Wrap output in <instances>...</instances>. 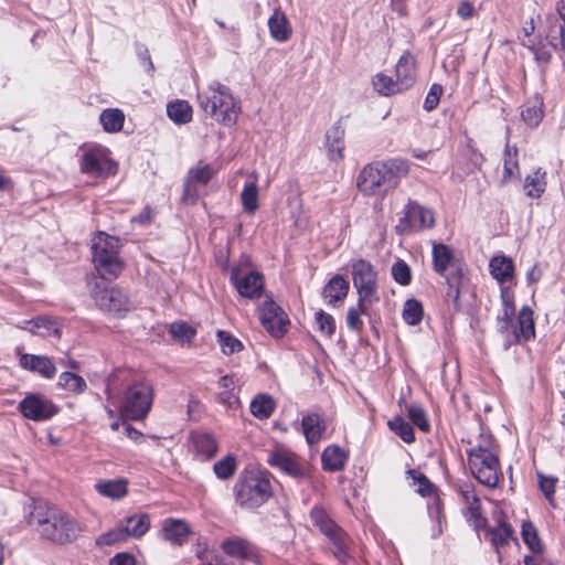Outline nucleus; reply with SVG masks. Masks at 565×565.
<instances>
[{
    "label": "nucleus",
    "instance_id": "obj_64",
    "mask_svg": "<svg viewBox=\"0 0 565 565\" xmlns=\"http://www.w3.org/2000/svg\"><path fill=\"white\" fill-rule=\"evenodd\" d=\"M110 565H136V559L128 553H118L111 558Z\"/></svg>",
    "mask_w": 565,
    "mask_h": 565
},
{
    "label": "nucleus",
    "instance_id": "obj_20",
    "mask_svg": "<svg viewBox=\"0 0 565 565\" xmlns=\"http://www.w3.org/2000/svg\"><path fill=\"white\" fill-rule=\"evenodd\" d=\"M20 355L19 362L21 367L24 370L39 373L45 379L54 377L56 373V366L53 361L46 355H35L29 353H20V349H17Z\"/></svg>",
    "mask_w": 565,
    "mask_h": 565
},
{
    "label": "nucleus",
    "instance_id": "obj_14",
    "mask_svg": "<svg viewBox=\"0 0 565 565\" xmlns=\"http://www.w3.org/2000/svg\"><path fill=\"white\" fill-rule=\"evenodd\" d=\"M220 547L226 556L232 558L231 561L235 565H244L247 562L257 565L262 563V555L257 546L243 537H228L221 543Z\"/></svg>",
    "mask_w": 565,
    "mask_h": 565
},
{
    "label": "nucleus",
    "instance_id": "obj_58",
    "mask_svg": "<svg viewBox=\"0 0 565 565\" xmlns=\"http://www.w3.org/2000/svg\"><path fill=\"white\" fill-rule=\"evenodd\" d=\"M443 87L439 84H433L424 102V109L427 111L434 110L440 100Z\"/></svg>",
    "mask_w": 565,
    "mask_h": 565
},
{
    "label": "nucleus",
    "instance_id": "obj_8",
    "mask_svg": "<svg viewBox=\"0 0 565 565\" xmlns=\"http://www.w3.org/2000/svg\"><path fill=\"white\" fill-rule=\"evenodd\" d=\"M353 286L360 302L373 305L380 300L379 277L373 265L363 258L353 259L350 264Z\"/></svg>",
    "mask_w": 565,
    "mask_h": 565
},
{
    "label": "nucleus",
    "instance_id": "obj_35",
    "mask_svg": "<svg viewBox=\"0 0 565 565\" xmlns=\"http://www.w3.org/2000/svg\"><path fill=\"white\" fill-rule=\"evenodd\" d=\"M250 413L258 419H267L275 409V401L268 394H258L250 402Z\"/></svg>",
    "mask_w": 565,
    "mask_h": 565
},
{
    "label": "nucleus",
    "instance_id": "obj_57",
    "mask_svg": "<svg viewBox=\"0 0 565 565\" xmlns=\"http://www.w3.org/2000/svg\"><path fill=\"white\" fill-rule=\"evenodd\" d=\"M537 478L541 491L544 493L548 501H552L554 499L557 479L554 477L544 476L543 473H537Z\"/></svg>",
    "mask_w": 565,
    "mask_h": 565
},
{
    "label": "nucleus",
    "instance_id": "obj_12",
    "mask_svg": "<svg viewBox=\"0 0 565 565\" xmlns=\"http://www.w3.org/2000/svg\"><path fill=\"white\" fill-rule=\"evenodd\" d=\"M81 171L94 178H107L117 172V163L109 158L107 148L94 146L83 152Z\"/></svg>",
    "mask_w": 565,
    "mask_h": 565
},
{
    "label": "nucleus",
    "instance_id": "obj_34",
    "mask_svg": "<svg viewBox=\"0 0 565 565\" xmlns=\"http://www.w3.org/2000/svg\"><path fill=\"white\" fill-rule=\"evenodd\" d=\"M99 120L106 132H118L124 127L125 114L118 108H108L102 111Z\"/></svg>",
    "mask_w": 565,
    "mask_h": 565
},
{
    "label": "nucleus",
    "instance_id": "obj_55",
    "mask_svg": "<svg viewBox=\"0 0 565 565\" xmlns=\"http://www.w3.org/2000/svg\"><path fill=\"white\" fill-rule=\"evenodd\" d=\"M409 419L414 425H416L423 431H427L429 429V423L426 417V413L419 405H412L408 408Z\"/></svg>",
    "mask_w": 565,
    "mask_h": 565
},
{
    "label": "nucleus",
    "instance_id": "obj_15",
    "mask_svg": "<svg viewBox=\"0 0 565 565\" xmlns=\"http://www.w3.org/2000/svg\"><path fill=\"white\" fill-rule=\"evenodd\" d=\"M267 463L292 478H303L307 476V468L300 458L282 446H276L269 451Z\"/></svg>",
    "mask_w": 565,
    "mask_h": 565
},
{
    "label": "nucleus",
    "instance_id": "obj_45",
    "mask_svg": "<svg viewBox=\"0 0 565 565\" xmlns=\"http://www.w3.org/2000/svg\"><path fill=\"white\" fill-rule=\"evenodd\" d=\"M370 305L367 302H360V299H358V303L354 307H350L347 312V324L349 329L359 331L363 327V321L361 319V316L367 312V307Z\"/></svg>",
    "mask_w": 565,
    "mask_h": 565
},
{
    "label": "nucleus",
    "instance_id": "obj_62",
    "mask_svg": "<svg viewBox=\"0 0 565 565\" xmlns=\"http://www.w3.org/2000/svg\"><path fill=\"white\" fill-rule=\"evenodd\" d=\"M530 50L533 52L534 58L537 63L547 64L551 61L552 50H553L552 47L548 49L545 45H541V46L533 45V46H530Z\"/></svg>",
    "mask_w": 565,
    "mask_h": 565
},
{
    "label": "nucleus",
    "instance_id": "obj_3",
    "mask_svg": "<svg viewBox=\"0 0 565 565\" xmlns=\"http://www.w3.org/2000/svg\"><path fill=\"white\" fill-rule=\"evenodd\" d=\"M468 465L472 476L483 486L495 488L503 477L491 435H480L478 443L467 450Z\"/></svg>",
    "mask_w": 565,
    "mask_h": 565
},
{
    "label": "nucleus",
    "instance_id": "obj_44",
    "mask_svg": "<svg viewBox=\"0 0 565 565\" xmlns=\"http://www.w3.org/2000/svg\"><path fill=\"white\" fill-rule=\"evenodd\" d=\"M244 210L253 214L258 209V186L256 182H247L241 193Z\"/></svg>",
    "mask_w": 565,
    "mask_h": 565
},
{
    "label": "nucleus",
    "instance_id": "obj_17",
    "mask_svg": "<svg viewBox=\"0 0 565 565\" xmlns=\"http://www.w3.org/2000/svg\"><path fill=\"white\" fill-rule=\"evenodd\" d=\"M22 415L34 422H44L58 413V407L46 396L29 394L20 403Z\"/></svg>",
    "mask_w": 565,
    "mask_h": 565
},
{
    "label": "nucleus",
    "instance_id": "obj_7",
    "mask_svg": "<svg viewBox=\"0 0 565 565\" xmlns=\"http://www.w3.org/2000/svg\"><path fill=\"white\" fill-rule=\"evenodd\" d=\"M89 286V294L95 306L105 315L124 318L134 309V302L125 290L118 287H108L97 280L90 282Z\"/></svg>",
    "mask_w": 565,
    "mask_h": 565
},
{
    "label": "nucleus",
    "instance_id": "obj_1",
    "mask_svg": "<svg viewBox=\"0 0 565 565\" xmlns=\"http://www.w3.org/2000/svg\"><path fill=\"white\" fill-rule=\"evenodd\" d=\"M29 524L40 536L56 545L75 542L85 531V524L70 513L54 507H35L29 516Z\"/></svg>",
    "mask_w": 565,
    "mask_h": 565
},
{
    "label": "nucleus",
    "instance_id": "obj_21",
    "mask_svg": "<svg viewBox=\"0 0 565 565\" xmlns=\"http://www.w3.org/2000/svg\"><path fill=\"white\" fill-rule=\"evenodd\" d=\"M190 443L199 460H210L217 452V441L214 436L209 433L192 431Z\"/></svg>",
    "mask_w": 565,
    "mask_h": 565
},
{
    "label": "nucleus",
    "instance_id": "obj_47",
    "mask_svg": "<svg viewBox=\"0 0 565 565\" xmlns=\"http://www.w3.org/2000/svg\"><path fill=\"white\" fill-rule=\"evenodd\" d=\"M390 428L396 433L403 441L411 444L415 439L414 429L411 424L406 423L402 417H396L388 423Z\"/></svg>",
    "mask_w": 565,
    "mask_h": 565
},
{
    "label": "nucleus",
    "instance_id": "obj_56",
    "mask_svg": "<svg viewBox=\"0 0 565 565\" xmlns=\"http://www.w3.org/2000/svg\"><path fill=\"white\" fill-rule=\"evenodd\" d=\"M548 45L552 49H561L565 52V29L562 24H556L551 28V32L547 35Z\"/></svg>",
    "mask_w": 565,
    "mask_h": 565
},
{
    "label": "nucleus",
    "instance_id": "obj_60",
    "mask_svg": "<svg viewBox=\"0 0 565 565\" xmlns=\"http://www.w3.org/2000/svg\"><path fill=\"white\" fill-rule=\"evenodd\" d=\"M501 301H502V312L505 313V318L509 316H514L515 307L513 300V294L507 288H501Z\"/></svg>",
    "mask_w": 565,
    "mask_h": 565
},
{
    "label": "nucleus",
    "instance_id": "obj_30",
    "mask_svg": "<svg viewBox=\"0 0 565 565\" xmlns=\"http://www.w3.org/2000/svg\"><path fill=\"white\" fill-rule=\"evenodd\" d=\"M218 387L222 390L218 393L217 399L227 408L236 409L239 406V399L234 393L235 379L233 375H224L218 381Z\"/></svg>",
    "mask_w": 565,
    "mask_h": 565
},
{
    "label": "nucleus",
    "instance_id": "obj_13",
    "mask_svg": "<svg viewBox=\"0 0 565 565\" xmlns=\"http://www.w3.org/2000/svg\"><path fill=\"white\" fill-rule=\"evenodd\" d=\"M403 214L396 225L397 232L402 234L419 232L430 228L435 224L434 212L415 201H408Z\"/></svg>",
    "mask_w": 565,
    "mask_h": 565
},
{
    "label": "nucleus",
    "instance_id": "obj_22",
    "mask_svg": "<svg viewBox=\"0 0 565 565\" xmlns=\"http://www.w3.org/2000/svg\"><path fill=\"white\" fill-rule=\"evenodd\" d=\"M345 129L339 119L326 134L328 157L332 161L343 159Z\"/></svg>",
    "mask_w": 565,
    "mask_h": 565
},
{
    "label": "nucleus",
    "instance_id": "obj_10",
    "mask_svg": "<svg viewBox=\"0 0 565 565\" xmlns=\"http://www.w3.org/2000/svg\"><path fill=\"white\" fill-rule=\"evenodd\" d=\"M152 387L145 383H134L128 387L120 406L122 417L130 420L143 419L152 405Z\"/></svg>",
    "mask_w": 565,
    "mask_h": 565
},
{
    "label": "nucleus",
    "instance_id": "obj_39",
    "mask_svg": "<svg viewBox=\"0 0 565 565\" xmlns=\"http://www.w3.org/2000/svg\"><path fill=\"white\" fill-rule=\"evenodd\" d=\"M522 539L527 548L534 554H541L544 551V545L541 542L537 530L534 524L530 521H525L522 524L521 530Z\"/></svg>",
    "mask_w": 565,
    "mask_h": 565
},
{
    "label": "nucleus",
    "instance_id": "obj_18",
    "mask_svg": "<svg viewBox=\"0 0 565 565\" xmlns=\"http://www.w3.org/2000/svg\"><path fill=\"white\" fill-rule=\"evenodd\" d=\"M457 492L466 505L465 516L478 531L486 525V519L481 514V501L476 493L475 487L470 483L458 486Z\"/></svg>",
    "mask_w": 565,
    "mask_h": 565
},
{
    "label": "nucleus",
    "instance_id": "obj_63",
    "mask_svg": "<svg viewBox=\"0 0 565 565\" xmlns=\"http://www.w3.org/2000/svg\"><path fill=\"white\" fill-rule=\"evenodd\" d=\"M476 10L471 2L463 0L458 3L457 14L459 18L467 20L473 17Z\"/></svg>",
    "mask_w": 565,
    "mask_h": 565
},
{
    "label": "nucleus",
    "instance_id": "obj_19",
    "mask_svg": "<svg viewBox=\"0 0 565 565\" xmlns=\"http://www.w3.org/2000/svg\"><path fill=\"white\" fill-rule=\"evenodd\" d=\"M511 338L508 340V345L527 342L535 338L534 313L529 306H523L520 309L518 322L514 323Z\"/></svg>",
    "mask_w": 565,
    "mask_h": 565
},
{
    "label": "nucleus",
    "instance_id": "obj_37",
    "mask_svg": "<svg viewBox=\"0 0 565 565\" xmlns=\"http://www.w3.org/2000/svg\"><path fill=\"white\" fill-rule=\"evenodd\" d=\"M122 526L128 537H141L149 530L150 519L146 513L135 514L127 518L126 524Z\"/></svg>",
    "mask_w": 565,
    "mask_h": 565
},
{
    "label": "nucleus",
    "instance_id": "obj_26",
    "mask_svg": "<svg viewBox=\"0 0 565 565\" xmlns=\"http://www.w3.org/2000/svg\"><path fill=\"white\" fill-rule=\"evenodd\" d=\"M268 29L270 36L280 43L288 41L292 32L286 14L280 9H276L269 17Z\"/></svg>",
    "mask_w": 565,
    "mask_h": 565
},
{
    "label": "nucleus",
    "instance_id": "obj_6",
    "mask_svg": "<svg viewBox=\"0 0 565 565\" xmlns=\"http://www.w3.org/2000/svg\"><path fill=\"white\" fill-rule=\"evenodd\" d=\"M236 503L244 509H255L271 497L268 477L256 470L245 471L234 486Z\"/></svg>",
    "mask_w": 565,
    "mask_h": 565
},
{
    "label": "nucleus",
    "instance_id": "obj_25",
    "mask_svg": "<svg viewBox=\"0 0 565 565\" xmlns=\"http://www.w3.org/2000/svg\"><path fill=\"white\" fill-rule=\"evenodd\" d=\"M349 289V281L343 276L335 275L324 286L322 296L327 303L337 306L343 302Z\"/></svg>",
    "mask_w": 565,
    "mask_h": 565
},
{
    "label": "nucleus",
    "instance_id": "obj_28",
    "mask_svg": "<svg viewBox=\"0 0 565 565\" xmlns=\"http://www.w3.org/2000/svg\"><path fill=\"white\" fill-rule=\"evenodd\" d=\"M301 427L305 438L310 445L318 443L326 429L323 419L316 413L303 416Z\"/></svg>",
    "mask_w": 565,
    "mask_h": 565
},
{
    "label": "nucleus",
    "instance_id": "obj_33",
    "mask_svg": "<svg viewBox=\"0 0 565 565\" xmlns=\"http://www.w3.org/2000/svg\"><path fill=\"white\" fill-rule=\"evenodd\" d=\"M543 100L536 95L533 99H530L523 106L521 111L522 119L530 127H536L543 118Z\"/></svg>",
    "mask_w": 565,
    "mask_h": 565
},
{
    "label": "nucleus",
    "instance_id": "obj_53",
    "mask_svg": "<svg viewBox=\"0 0 565 565\" xmlns=\"http://www.w3.org/2000/svg\"><path fill=\"white\" fill-rule=\"evenodd\" d=\"M213 177V169L209 164L190 169L188 179L193 183L206 184Z\"/></svg>",
    "mask_w": 565,
    "mask_h": 565
},
{
    "label": "nucleus",
    "instance_id": "obj_27",
    "mask_svg": "<svg viewBox=\"0 0 565 565\" xmlns=\"http://www.w3.org/2000/svg\"><path fill=\"white\" fill-rule=\"evenodd\" d=\"M489 268L492 277L500 284L508 282L514 277V264L511 258L504 255L492 257Z\"/></svg>",
    "mask_w": 565,
    "mask_h": 565
},
{
    "label": "nucleus",
    "instance_id": "obj_36",
    "mask_svg": "<svg viewBox=\"0 0 565 565\" xmlns=\"http://www.w3.org/2000/svg\"><path fill=\"white\" fill-rule=\"evenodd\" d=\"M545 175L546 173L539 169L525 178L523 188L529 198H541L546 188Z\"/></svg>",
    "mask_w": 565,
    "mask_h": 565
},
{
    "label": "nucleus",
    "instance_id": "obj_5",
    "mask_svg": "<svg viewBox=\"0 0 565 565\" xmlns=\"http://www.w3.org/2000/svg\"><path fill=\"white\" fill-rule=\"evenodd\" d=\"M200 107L224 125L235 124L241 107L230 88L218 82L209 85L207 90L198 95Z\"/></svg>",
    "mask_w": 565,
    "mask_h": 565
},
{
    "label": "nucleus",
    "instance_id": "obj_11",
    "mask_svg": "<svg viewBox=\"0 0 565 565\" xmlns=\"http://www.w3.org/2000/svg\"><path fill=\"white\" fill-rule=\"evenodd\" d=\"M310 519L315 526L329 539L334 550L333 555L344 562L349 557L350 540L347 533L338 526L321 508H313L310 512Z\"/></svg>",
    "mask_w": 565,
    "mask_h": 565
},
{
    "label": "nucleus",
    "instance_id": "obj_54",
    "mask_svg": "<svg viewBox=\"0 0 565 565\" xmlns=\"http://www.w3.org/2000/svg\"><path fill=\"white\" fill-rule=\"evenodd\" d=\"M128 535L122 525L117 529H114L105 534H102L97 537V545H113L121 541H126Z\"/></svg>",
    "mask_w": 565,
    "mask_h": 565
},
{
    "label": "nucleus",
    "instance_id": "obj_2",
    "mask_svg": "<svg viewBox=\"0 0 565 565\" xmlns=\"http://www.w3.org/2000/svg\"><path fill=\"white\" fill-rule=\"evenodd\" d=\"M408 171L409 163L402 158L375 161L362 169L356 184L365 195H384L395 189Z\"/></svg>",
    "mask_w": 565,
    "mask_h": 565
},
{
    "label": "nucleus",
    "instance_id": "obj_61",
    "mask_svg": "<svg viewBox=\"0 0 565 565\" xmlns=\"http://www.w3.org/2000/svg\"><path fill=\"white\" fill-rule=\"evenodd\" d=\"M448 284V289L446 292V298L448 300H451L455 305V307H459V297H460V290H459V278H446Z\"/></svg>",
    "mask_w": 565,
    "mask_h": 565
},
{
    "label": "nucleus",
    "instance_id": "obj_4",
    "mask_svg": "<svg viewBox=\"0 0 565 565\" xmlns=\"http://www.w3.org/2000/svg\"><path fill=\"white\" fill-rule=\"evenodd\" d=\"M120 239L105 232H98L92 238L90 249L93 264L104 280H115L124 269V260L119 255Z\"/></svg>",
    "mask_w": 565,
    "mask_h": 565
},
{
    "label": "nucleus",
    "instance_id": "obj_16",
    "mask_svg": "<svg viewBox=\"0 0 565 565\" xmlns=\"http://www.w3.org/2000/svg\"><path fill=\"white\" fill-rule=\"evenodd\" d=\"M259 320L265 330L274 338H281L287 332L289 319L285 311L271 299H266L258 309Z\"/></svg>",
    "mask_w": 565,
    "mask_h": 565
},
{
    "label": "nucleus",
    "instance_id": "obj_48",
    "mask_svg": "<svg viewBox=\"0 0 565 565\" xmlns=\"http://www.w3.org/2000/svg\"><path fill=\"white\" fill-rule=\"evenodd\" d=\"M316 323L318 326L319 332L324 337L331 338L334 334L335 320L331 315L324 312L323 310L317 311Z\"/></svg>",
    "mask_w": 565,
    "mask_h": 565
},
{
    "label": "nucleus",
    "instance_id": "obj_23",
    "mask_svg": "<svg viewBox=\"0 0 565 565\" xmlns=\"http://www.w3.org/2000/svg\"><path fill=\"white\" fill-rule=\"evenodd\" d=\"M396 82L399 87L405 90L413 86L416 79V61L409 53H404L395 67Z\"/></svg>",
    "mask_w": 565,
    "mask_h": 565
},
{
    "label": "nucleus",
    "instance_id": "obj_31",
    "mask_svg": "<svg viewBox=\"0 0 565 565\" xmlns=\"http://www.w3.org/2000/svg\"><path fill=\"white\" fill-rule=\"evenodd\" d=\"M321 460L324 470L339 471L345 466L347 455L339 446L332 445L323 450Z\"/></svg>",
    "mask_w": 565,
    "mask_h": 565
},
{
    "label": "nucleus",
    "instance_id": "obj_38",
    "mask_svg": "<svg viewBox=\"0 0 565 565\" xmlns=\"http://www.w3.org/2000/svg\"><path fill=\"white\" fill-rule=\"evenodd\" d=\"M167 114L177 124H186L192 118V108L185 100H175L167 106Z\"/></svg>",
    "mask_w": 565,
    "mask_h": 565
},
{
    "label": "nucleus",
    "instance_id": "obj_46",
    "mask_svg": "<svg viewBox=\"0 0 565 565\" xmlns=\"http://www.w3.org/2000/svg\"><path fill=\"white\" fill-rule=\"evenodd\" d=\"M237 465L234 456H226L214 463L213 470L217 478L222 480L230 479L236 471Z\"/></svg>",
    "mask_w": 565,
    "mask_h": 565
},
{
    "label": "nucleus",
    "instance_id": "obj_52",
    "mask_svg": "<svg viewBox=\"0 0 565 565\" xmlns=\"http://www.w3.org/2000/svg\"><path fill=\"white\" fill-rule=\"evenodd\" d=\"M171 337L179 341H191L195 335V330L186 322H173L169 330Z\"/></svg>",
    "mask_w": 565,
    "mask_h": 565
},
{
    "label": "nucleus",
    "instance_id": "obj_43",
    "mask_svg": "<svg viewBox=\"0 0 565 565\" xmlns=\"http://www.w3.org/2000/svg\"><path fill=\"white\" fill-rule=\"evenodd\" d=\"M424 315L423 305L416 299H407L403 307V319L409 326H417Z\"/></svg>",
    "mask_w": 565,
    "mask_h": 565
},
{
    "label": "nucleus",
    "instance_id": "obj_24",
    "mask_svg": "<svg viewBox=\"0 0 565 565\" xmlns=\"http://www.w3.org/2000/svg\"><path fill=\"white\" fill-rule=\"evenodd\" d=\"M190 535L189 524L183 520L167 519L162 523V536L173 545H182Z\"/></svg>",
    "mask_w": 565,
    "mask_h": 565
},
{
    "label": "nucleus",
    "instance_id": "obj_29",
    "mask_svg": "<svg viewBox=\"0 0 565 565\" xmlns=\"http://www.w3.org/2000/svg\"><path fill=\"white\" fill-rule=\"evenodd\" d=\"M431 255L434 270L437 274L445 276L446 271L454 266L455 259L452 249L443 243H434Z\"/></svg>",
    "mask_w": 565,
    "mask_h": 565
},
{
    "label": "nucleus",
    "instance_id": "obj_32",
    "mask_svg": "<svg viewBox=\"0 0 565 565\" xmlns=\"http://www.w3.org/2000/svg\"><path fill=\"white\" fill-rule=\"evenodd\" d=\"M96 491L113 500H119L127 494V482L125 480H100L95 484Z\"/></svg>",
    "mask_w": 565,
    "mask_h": 565
},
{
    "label": "nucleus",
    "instance_id": "obj_49",
    "mask_svg": "<svg viewBox=\"0 0 565 565\" xmlns=\"http://www.w3.org/2000/svg\"><path fill=\"white\" fill-rule=\"evenodd\" d=\"M217 338L224 354H233L243 349L242 342L226 331H218Z\"/></svg>",
    "mask_w": 565,
    "mask_h": 565
},
{
    "label": "nucleus",
    "instance_id": "obj_40",
    "mask_svg": "<svg viewBox=\"0 0 565 565\" xmlns=\"http://www.w3.org/2000/svg\"><path fill=\"white\" fill-rule=\"evenodd\" d=\"M57 384L63 390L75 394L83 393L87 387L85 380L72 372H63L58 377Z\"/></svg>",
    "mask_w": 565,
    "mask_h": 565
},
{
    "label": "nucleus",
    "instance_id": "obj_51",
    "mask_svg": "<svg viewBox=\"0 0 565 565\" xmlns=\"http://www.w3.org/2000/svg\"><path fill=\"white\" fill-rule=\"evenodd\" d=\"M391 274H392L393 279L401 286H407L412 281L411 268L403 260H398L395 264H393Z\"/></svg>",
    "mask_w": 565,
    "mask_h": 565
},
{
    "label": "nucleus",
    "instance_id": "obj_59",
    "mask_svg": "<svg viewBox=\"0 0 565 565\" xmlns=\"http://www.w3.org/2000/svg\"><path fill=\"white\" fill-rule=\"evenodd\" d=\"M513 317L514 316H509L508 318H505V313H503V312H502L501 316L498 317V331L502 335H505V345H507V348L509 347L508 345V340L512 339L511 334H512V330H513V327H514Z\"/></svg>",
    "mask_w": 565,
    "mask_h": 565
},
{
    "label": "nucleus",
    "instance_id": "obj_50",
    "mask_svg": "<svg viewBox=\"0 0 565 565\" xmlns=\"http://www.w3.org/2000/svg\"><path fill=\"white\" fill-rule=\"evenodd\" d=\"M407 473L412 478L413 484L417 486L416 492L423 497L431 494L434 486L424 473L414 469L408 470Z\"/></svg>",
    "mask_w": 565,
    "mask_h": 565
},
{
    "label": "nucleus",
    "instance_id": "obj_9",
    "mask_svg": "<svg viewBox=\"0 0 565 565\" xmlns=\"http://www.w3.org/2000/svg\"><path fill=\"white\" fill-rule=\"evenodd\" d=\"M230 280L244 298L256 299L263 294L264 277L260 273L250 269L247 256H243L238 264L232 266Z\"/></svg>",
    "mask_w": 565,
    "mask_h": 565
},
{
    "label": "nucleus",
    "instance_id": "obj_41",
    "mask_svg": "<svg viewBox=\"0 0 565 565\" xmlns=\"http://www.w3.org/2000/svg\"><path fill=\"white\" fill-rule=\"evenodd\" d=\"M514 531L512 526L505 522L498 524L490 531V540L492 545L499 550L508 545L513 540Z\"/></svg>",
    "mask_w": 565,
    "mask_h": 565
},
{
    "label": "nucleus",
    "instance_id": "obj_42",
    "mask_svg": "<svg viewBox=\"0 0 565 565\" xmlns=\"http://www.w3.org/2000/svg\"><path fill=\"white\" fill-rule=\"evenodd\" d=\"M373 87L383 96H390L403 90L396 79L394 81L391 76L383 73H379L373 77Z\"/></svg>",
    "mask_w": 565,
    "mask_h": 565
}]
</instances>
